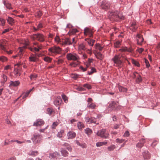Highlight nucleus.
<instances>
[{"mask_svg":"<svg viewBox=\"0 0 160 160\" xmlns=\"http://www.w3.org/2000/svg\"><path fill=\"white\" fill-rule=\"evenodd\" d=\"M47 111L48 113L50 115H54V111L53 109L52 108H49L47 109Z\"/></svg>","mask_w":160,"mask_h":160,"instance_id":"obj_25","label":"nucleus"},{"mask_svg":"<svg viewBox=\"0 0 160 160\" xmlns=\"http://www.w3.org/2000/svg\"><path fill=\"white\" fill-rule=\"evenodd\" d=\"M40 36H41V42H43L45 40L44 36L43 35H42L41 34Z\"/></svg>","mask_w":160,"mask_h":160,"instance_id":"obj_61","label":"nucleus"},{"mask_svg":"<svg viewBox=\"0 0 160 160\" xmlns=\"http://www.w3.org/2000/svg\"><path fill=\"white\" fill-rule=\"evenodd\" d=\"M109 17L111 21H118L119 19H124V17L121 16V14L118 12H111L110 13Z\"/></svg>","mask_w":160,"mask_h":160,"instance_id":"obj_2","label":"nucleus"},{"mask_svg":"<svg viewBox=\"0 0 160 160\" xmlns=\"http://www.w3.org/2000/svg\"><path fill=\"white\" fill-rule=\"evenodd\" d=\"M145 62L146 64V66L147 68H148L150 66V64H149V62L148 60L145 59Z\"/></svg>","mask_w":160,"mask_h":160,"instance_id":"obj_57","label":"nucleus"},{"mask_svg":"<svg viewBox=\"0 0 160 160\" xmlns=\"http://www.w3.org/2000/svg\"><path fill=\"white\" fill-rule=\"evenodd\" d=\"M118 89L120 92H126L127 91V89L126 88L123 87L121 86H118Z\"/></svg>","mask_w":160,"mask_h":160,"instance_id":"obj_37","label":"nucleus"},{"mask_svg":"<svg viewBox=\"0 0 160 160\" xmlns=\"http://www.w3.org/2000/svg\"><path fill=\"white\" fill-rule=\"evenodd\" d=\"M5 23V20L2 18H0V25L3 26L4 25Z\"/></svg>","mask_w":160,"mask_h":160,"instance_id":"obj_46","label":"nucleus"},{"mask_svg":"<svg viewBox=\"0 0 160 160\" xmlns=\"http://www.w3.org/2000/svg\"><path fill=\"white\" fill-rule=\"evenodd\" d=\"M62 102L61 99L60 97H57L56 98V100L54 101V104L58 106Z\"/></svg>","mask_w":160,"mask_h":160,"instance_id":"obj_20","label":"nucleus"},{"mask_svg":"<svg viewBox=\"0 0 160 160\" xmlns=\"http://www.w3.org/2000/svg\"><path fill=\"white\" fill-rule=\"evenodd\" d=\"M93 100L92 98H88L87 102L88 104H87V107L91 108L92 109H94L96 107L95 104L92 102Z\"/></svg>","mask_w":160,"mask_h":160,"instance_id":"obj_7","label":"nucleus"},{"mask_svg":"<svg viewBox=\"0 0 160 160\" xmlns=\"http://www.w3.org/2000/svg\"><path fill=\"white\" fill-rule=\"evenodd\" d=\"M76 133L73 131H69L67 133V136L68 139H72L74 138L76 136Z\"/></svg>","mask_w":160,"mask_h":160,"instance_id":"obj_16","label":"nucleus"},{"mask_svg":"<svg viewBox=\"0 0 160 160\" xmlns=\"http://www.w3.org/2000/svg\"><path fill=\"white\" fill-rule=\"evenodd\" d=\"M2 78L1 80V82L2 84V85H3V84H4L7 81V76L4 74H3L2 76Z\"/></svg>","mask_w":160,"mask_h":160,"instance_id":"obj_26","label":"nucleus"},{"mask_svg":"<svg viewBox=\"0 0 160 160\" xmlns=\"http://www.w3.org/2000/svg\"><path fill=\"white\" fill-rule=\"evenodd\" d=\"M85 121L89 123H93L96 124H98V122L97 123L96 119L93 118L87 117L85 118Z\"/></svg>","mask_w":160,"mask_h":160,"instance_id":"obj_13","label":"nucleus"},{"mask_svg":"<svg viewBox=\"0 0 160 160\" xmlns=\"http://www.w3.org/2000/svg\"><path fill=\"white\" fill-rule=\"evenodd\" d=\"M85 40L87 41L88 44L90 46H92V42L91 39L89 38H86L85 39Z\"/></svg>","mask_w":160,"mask_h":160,"instance_id":"obj_55","label":"nucleus"},{"mask_svg":"<svg viewBox=\"0 0 160 160\" xmlns=\"http://www.w3.org/2000/svg\"><path fill=\"white\" fill-rule=\"evenodd\" d=\"M62 98L65 102H66L68 101L67 98L65 95L62 94Z\"/></svg>","mask_w":160,"mask_h":160,"instance_id":"obj_56","label":"nucleus"},{"mask_svg":"<svg viewBox=\"0 0 160 160\" xmlns=\"http://www.w3.org/2000/svg\"><path fill=\"white\" fill-rule=\"evenodd\" d=\"M96 133L98 136L103 138H106L108 136V134L105 132V131H98Z\"/></svg>","mask_w":160,"mask_h":160,"instance_id":"obj_10","label":"nucleus"},{"mask_svg":"<svg viewBox=\"0 0 160 160\" xmlns=\"http://www.w3.org/2000/svg\"><path fill=\"white\" fill-rule=\"evenodd\" d=\"M115 148V146L114 145H112L108 147V149L109 151H113Z\"/></svg>","mask_w":160,"mask_h":160,"instance_id":"obj_47","label":"nucleus"},{"mask_svg":"<svg viewBox=\"0 0 160 160\" xmlns=\"http://www.w3.org/2000/svg\"><path fill=\"white\" fill-rule=\"evenodd\" d=\"M121 127H123L122 125L118 124L114 125L113 128L115 129H122Z\"/></svg>","mask_w":160,"mask_h":160,"instance_id":"obj_40","label":"nucleus"},{"mask_svg":"<svg viewBox=\"0 0 160 160\" xmlns=\"http://www.w3.org/2000/svg\"><path fill=\"white\" fill-rule=\"evenodd\" d=\"M132 62L135 66H136L138 67H139L140 66V65L139 63L137 61L134 60V59H132Z\"/></svg>","mask_w":160,"mask_h":160,"instance_id":"obj_35","label":"nucleus"},{"mask_svg":"<svg viewBox=\"0 0 160 160\" xmlns=\"http://www.w3.org/2000/svg\"><path fill=\"white\" fill-rule=\"evenodd\" d=\"M85 132L88 135H89L91 134L92 133V131H85Z\"/></svg>","mask_w":160,"mask_h":160,"instance_id":"obj_62","label":"nucleus"},{"mask_svg":"<svg viewBox=\"0 0 160 160\" xmlns=\"http://www.w3.org/2000/svg\"><path fill=\"white\" fill-rule=\"evenodd\" d=\"M60 155L59 153L56 152L50 153L49 154V158L51 160H56L57 158Z\"/></svg>","mask_w":160,"mask_h":160,"instance_id":"obj_12","label":"nucleus"},{"mask_svg":"<svg viewBox=\"0 0 160 160\" xmlns=\"http://www.w3.org/2000/svg\"><path fill=\"white\" fill-rule=\"evenodd\" d=\"M108 108L109 110L108 112H111L112 110H118L121 109V106H119L118 102L116 103L114 101H112L109 103L108 106Z\"/></svg>","mask_w":160,"mask_h":160,"instance_id":"obj_3","label":"nucleus"},{"mask_svg":"<svg viewBox=\"0 0 160 160\" xmlns=\"http://www.w3.org/2000/svg\"><path fill=\"white\" fill-rule=\"evenodd\" d=\"M95 48L96 49H99L100 51H102L103 48L101 47L99 44H96L94 46Z\"/></svg>","mask_w":160,"mask_h":160,"instance_id":"obj_48","label":"nucleus"},{"mask_svg":"<svg viewBox=\"0 0 160 160\" xmlns=\"http://www.w3.org/2000/svg\"><path fill=\"white\" fill-rule=\"evenodd\" d=\"M40 120H38L35 122L33 124V126H38L40 125Z\"/></svg>","mask_w":160,"mask_h":160,"instance_id":"obj_53","label":"nucleus"},{"mask_svg":"<svg viewBox=\"0 0 160 160\" xmlns=\"http://www.w3.org/2000/svg\"><path fill=\"white\" fill-rule=\"evenodd\" d=\"M64 133V132L63 131H59V132H58L57 136L59 138H61L62 137Z\"/></svg>","mask_w":160,"mask_h":160,"instance_id":"obj_45","label":"nucleus"},{"mask_svg":"<svg viewBox=\"0 0 160 160\" xmlns=\"http://www.w3.org/2000/svg\"><path fill=\"white\" fill-rule=\"evenodd\" d=\"M77 126L79 129H82L84 127L83 123L81 122H78L77 124Z\"/></svg>","mask_w":160,"mask_h":160,"instance_id":"obj_36","label":"nucleus"},{"mask_svg":"<svg viewBox=\"0 0 160 160\" xmlns=\"http://www.w3.org/2000/svg\"><path fill=\"white\" fill-rule=\"evenodd\" d=\"M137 43L138 45H141L144 39L142 36L139 34H137L136 36Z\"/></svg>","mask_w":160,"mask_h":160,"instance_id":"obj_14","label":"nucleus"},{"mask_svg":"<svg viewBox=\"0 0 160 160\" xmlns=\"http://www.w3.org/2000/svg\"><path fill=\"white\" fill-rule=\"evenodd\" d=\"M95 55L97 58L101 60H102L104 57L102 54L100 52L96 53Z\"/></svg>","mask_w":160,"mask_h":160,"instance_id":"obj_23","label":"nucleus"},{"mask_svg":"<svg viewBox=\"0 0 160 160\" xmlns=\"http://www.w3.org/2000/svg\"><path fill=\"white\" fill-rule=\"evenodd\" d=\"M124 140L123 139H119L117 138L116 139V142L117 143H120L124 141Z\"/></svg>","mask_w":160,"mask_h":160,"instance_id":"obj_54","label":"nucleus"},{"mask_svg":"<svg viewBox=\"0 0 160 160\" xmlns=\"http://www.w3.org/2000/svg\"><path fill=\"white\" fill-rule=\"evenodd\" d=\"M7 20L9 24L11 26H12L14 23L13 19L11 17H8L7 19Z\"/></svg>","mask_w":160,"mask_h":160,"instance_id":"obj_24","label":"nucleus"},{"mask_svg":"<svg viewBox=\"0 0 160 160\" xmlns=\"http://www.w3.org/2000/svg\"><path fill=\"white\" fill-rule=\"evenodd\" d=\"M86 49L85 45L83 43L80 44L78 46L79 53H82L81 50H84Z\"/></svg>","mask_w":160,"mask_h":160,"instance_id":"obj_22","label":"nucleus"},{"mask_svg":"<svg viewBox=\"0 0 160 160\" xmlns=\"http://www.w3.org/2000/svg\"><path fill=\"white\" fill-rule=\"evenodd\" d=\"M55 40L56 41L58 42H61V40L60 39V38L58 36H57L55 38Z\"/></svg>","mask_w":160,"mask_h":160,"instance_id":"obj_63","label":"nucleus"},{"mask_svg":"<svg viewBox=\"0 0 160 160\" xmlns=\"http://www.w3.org/2000/svg\"><path fill=\"white\" fill-rule=\"evenodd\" d=\"M42 59H43L45 62H49L52 60V58H50L48 56H45L42 58Z\"/></svg>","mask_w":160,"mask_h":160,"instance_id":"obj_31","label":"nucleus"},{"mask_svg":"<svg viewBox=\"0 0 160 160\" xmlns=\"http://www.w3.org/2000/svg\"><path fill=\"white\" fill-rule=\"evenodd\" d=\"M95 72H96V69L93 68H92L91 69L90 71H88V74L89 75H90Z\"/></svg>","mask_w":160,"mask_h":160,"instance_id":"obj_41","label":"nucleus"},{"mask_svg":"<svg viewBox=\"0 0 160 160\" xmlns=\"http://www.w3.org/2000/svg\"><path fill=\"white\" fill-rule=\"evenodd\" d=\"M63 62V60L62 59H59L57 61L58 64L62 63Z\"/></svg>","mask_w":160,"mask_h":160,"instance_id":"obj_64","label":"nucleus"},{"mask_svg":"<svg viewBox=\"0 0 160 160\" xmlns=\"http://www.w3.org/2000/svg\"><path fill=\"white\" fill-rule=\"evenodd\" d=\"M78 31V30L76 29H70L69 32H70V35L74 34Z\"/></svg>","mask_w":160,"mask_h":160,"instance_id":"obj_38","label":"nucleus"},{"mask_svg":"<svg viewBox=\"0 0 160 160\" xmlns=\"http://www.w3.org/2000/svg\"><path fill=\"white\" fill-rule=\"evenodd\" d=\"M20 68H15L14 69V73L15 75L16 76H20Z\"/></svg>","mask_w":160,"mask_h":160,"instance_id":"obj_34","label":"nucleus"},{"mask_svg":"<svg viewBox=\"0 0 160 160\" xmlns=\"http://www.w3.org/2000/svg\"><path fill=\"white\" fill-rule=\"evenodd\" d=\"M33 137L31 138L34 144L39 143L40 142V136L39 134H34Z\"/></svg>","mask_w":160,"mask_h":160,"instance_id":"obj_11","label":"nucleus"},{"mask_svg":"<svg viewBox=\"0 0 160 160\" xmlns=\"http://www.w3.org/2000/svg\"><path fill=\"white\" fill-rule=\"evenodd\" d=\"M83 86V87L87 88L88 89H91L92 88L91 86L88 84H84Z\"/></svg>","mask_w":160,"mask_h":160,"instance_id":"obj_51","label":"nucleus"},{"mask_svg":"<svg viewBox=\"0 0 160 160\" xmlns=\"http://www.w3.org/2000/svg\"><path fill=\"white\" fill-rule=\"evenodd\" d=\"M122 58L127 59L123 55H115L114 56L112 59V61L114 62V65L115 66L117 67L118 68H121L123 66V63L122 61L121 60V58Z\"/></svg>","mask_w":160,"mask_h":160,"instance_id":"obj_1","label":"nucleus"},{"mask_svg":"<svg viewBox=\"0 0 160 160\" xmlns=\"http://www.w3.org/2000/svg\"><path fill=\"white\" fill-rule=\"evenodd\" d=\"M5 45L3 43L2 41H0V48L3 50L5 51V48L4 47Z\"/></svg>","mask_w":160,"mask_h":160,"instance_id":"obj_39","label":"nucleus"},{"mask_svg":"<svg viewBox=\"0 0 160 160\" xmlns=\"http://www.w3.org/2000/svg\"><path fill=\"white\" fill-rule=\"evenodd\" d=\"M38 152L37 151H32L31 153V155L33 156H34L37 155Z\"/></svg>","mask_w":160,"mask_h":160,"instance_id":"obj_59","label":"nucleus"},{"mask_svg":"<svg viewBox=\"0 0 160 160\" xmlns=\"http://www.w3.org/2000/svg\"><path fill=\"white\" fill-rule=\"evenodd\" d=\"M61 152L62 155L64 157H67L68 155V152L65 149H62Z\"/></svg>","mask_w":160,"mask_h":160,"instance_id":"obj_28","label":"nucleus"},{"mask_svg":"<svg viewBox=\"0 0 160 160\" xmlns=\"http://www.w3.org/2000/svg\"><path fill=\"white\" fill-rule=\"evenodd\" d=\"M110 3L107 2L105 1H102L101 5V8L102 9L105 10L108 9L110 8Z\"/></svg>","mask_w":160,"mask_h":160,"instance_id":"obj_9","label":"nucleus"},{"mask_svg":"<svg viewBox=\"0 0 160 160\" xmlns=\"http://www.w3.org/2000/svg\"><path fill=\"white\" fill-rule=\"evenodd\" d=\"M20 82L18 81H16L14 82L11 81L10 82V86L17 87L19 85Z\"/></svg>","mask_w":160,"mask_h":160,"instance_id":"obj_18","label":"nucleus"},{"mask_svg":"<svg viewBox=\"0 0 160 160\" xmlns=\"http://www.w3.org/2000/svg\"><path fill=\"white\" fill-rule=\"evenodd\" d=\"M142 155L144 159H149L150 158V155L149 152L147 151H145L142 153Z\"/></svg>","mask_w":160,"mask_h":160,"instance_id":"obj_19","label":"nucleus"},{"mask_svg":"<svg viewBox=\"0 0 160 160\" xmlns=\"http://www.w3.org/2000/svg\"><path fill=\"white\" fill-rule=\"evenodd\" d=\"M29 60L30 61L36 62L38 60V58L37 56H33L29 58Z\"/></svg>","mask_w":160,"mask_h":160,"instance_id":"obj_30","label":"nucleus"},{"mask_svg":"<svg viewBox=\"0 0 160 160\" xmlns=\"http://www.w3.org/2000/svg\"><path fill=\"white\" fill-rule=\"evenodd\" d=\"M8 60V58L4 56L0 57V61L2 62H5Z\"/></svg>","mask_w":160,"mask_h":160,"instance_id":"obj_42","label":"nucleus"},{"mask_svg":"<svg viewBox=\"0 0 160 160\" xmlns=\"http://www.w3.org/2000/svg\"><path fill=\"white\" fill-rule=\"evenodd\" d=\"M121 44V42L119 41H117L114 43V47L116 48H118Z\"/></svg>","mask_w":160,"mask_h":160,"instance_id":"obj_44","label":"nucleus"},{"mask_svg":"<svg viewBox=\"0 0 160 160\" xmlns=\"http://www.w3.org/2000/svg\"><path fill=\"white\" fill-rule=\"evenodd\" d=\"M138 28V26L136 25L135 22H132L129 27L130 29L133 32H135Z\"/></svg>","mask_w":160,"mask_h":160,"instance_id":"obj_15","label":"nucleus"},{"mask_svg":"<svg viewBox=\"0 0 160 160\" xmlns=\"http://www.w3.org/2000/svg\"><path fill=\"white\" fill-rule=\"evenodd\" d=\"M127 47H125L120 49L119 50L122 52H127Z\"/></svg>","mask_w":160,"mask_h":160,"instance_id":"obj_60","label":"nucleus"},{"mask_svg":"<svg viewBox=\"0 0 160 160\" xmlns=\"http://www.w3.org/2000/svg\"><path fill=\"white\" fill-rule=\"evenodd\" d=\"M134 51V49L131 47L129 48H127V52L131 53H133Z\"/></svg>","mask_w":160,"mask_h":160,"instance_id":"obj_50","label":"nucleus"},{"mask_svg":"<svg viewBox=\"0 0 160 160\" xmlns=\"http://www.w3.org/2000/svg\"><path fill=\"white\" fill-rule=\"evenodd\" d=\"M19 51L18 53V55H21L22 54V52L23 51V49L21 48H19Z\"/></svg>","mask_w":160,"mask_h":160,"instance_id":"obj_58","label":"nucleus"},{"mask_svg":"<svg viewBox=\"0 0 160 160\" xmlns=\"http://www.w3.org/2000/svg\"><path fill=\"white\" fill-rule=\"evenodd\" d=\"M142 81L141 77L139 75L137 76V78L136 80V82L138 83H139L141 82Z\"/></svg>","mask_w":160,"mask_h":160,"instance_id":"obj_43","label":"nucleus"},{"mask_svg":"<svg viewBox=\"0 0 160 160\" xmlns=\"http://www.w3.org/2000/svg\"><path fill=\"white\" fill-rule=\"evenodd\" d=\"M145 142V139H144L142 138L139 141V142L136 145V146L138 148H141L143 146Z\"/></svg>","mask_w":160,"mask_h":160,"instance_id":"obj_17","label":"nucleus"},{"mask_svg":"<svg viewBox=\"0 0 160 160\" xmlns=\"http://www.w3.org/2000/svg\"><path fill=\"white\" fill-rule=\"evenodd\" d=\"M66 58L69 61H76L77 62L80 59L79 56L76 53H68L66 55Z\"/></svg>","mask_w":160,"mask_h":160,"instance_id":"obj_4","label":"nucleus"},{"mask_svg":"<svg viewBox=\"0 0 160 160\" xmlns=\"http://www.w3.org/2000/svg\"><path fill=\"white\" fill-rule=\"evenodd\" d=\"M64 44H71L72 43V40L71 39L66 38L64 41Z\"/></svg>","mask_w":160,"mask_h":160,"instance_id":"obj_29","label":"nucleus"},{"mask_svg":"<svg viewBox=\"0 0 160 160\" xmlns=\"http://www.w3.org/2000/svg\"><path fill=\"white\" fill-rule=\"evenodd\" d=\"M75 142L77 145L80 146L82 148H87V145L85 143H80V142L77 140H75Z\"/></svg>","mask_w":160,"mask_h":160,"instance_id":"obj_21","label":"nucleus"},{"mask_svg":"<svg viewBox=\"0 0 160 160\" xmlns=\"http://www.w3.org/2000/svg\"><path fill=\"white\" fill-rule=\"evenodd\" d=\"M107 144V142H99L96 143V146L98 147L101 146L103 145H105Z\"/></svg>","mask_w":160,"mask_h":160,"instance_id":"obj_32","label":"nucleus"},{"mask_svg":"<svg viewBox=\"0 0 160 160\" xmlns=\"http://www.w3.org/2000/svg\"><path fill=\"white\" fill-rule=\"evenodd\" d=\"M3 3L6 6V7L8 8L9 9H12V8L11 6V4L9 3L8 2L4 1L3 2Z\"/></svg>","mask_w":160,"mask_h":160,"instance_id":"obj_27","label":"nucleus"},{"mask_svg":"<svg viewBox=\"0 0 160 160\" xmlns=\"http://www.w3.org/2000/svg\"><path fill=\"white\" fill-rule=\"evenodd\" d=\"M33 38L34 40L39 41L40 40V35L39 34L38 35L35 34L33 36Z\"/></svg>","mask_w":160,"mask_h":160,"instance_id":"obj_49","label":"nucleus"},{"mask_svg":"<svg viewBox=\"0 0 160 160\" xmlns=\"http://www.w3.org/2000/svg\"><path fill=\"white\" fill-rule=\"evenodd\" d=\"M49 50L50 52L52 54H56L60 53L61 51V49L58 47H53L49 48Z\"/></svg>","mask_w":160,"mask_h":160,"instance_id":"obj_5","label":"nucleus"},{"mask_svg":"<svg viewBox=\"0 0 160 160\" xmlns=\"http://www.w3.org/2000/svg\"><path fill=\"white\" fill-rule=\"evenodd\" d=\"M34 88H33L32 89H31L29 91L25 93V95L23 96L22 98L24 99L27 97L29 94V93H30V92H31V91H32L33 90V89H34Z\"/></svg>","mask_w":160,"mask_h":160,"instance_id":"obj_33","label":"nucleus"},{"mask_svg":"<svg viewBox=\"0 0 160 160\" xmlns=\"http://www.w3.org/2000/svg\"><path fill=\"white\" fill-rule=\"evenodd\" d=\"M58 123L57 122H54L52 126V129H55L56 127L58 125Z\"/></svg>","mask_w":160,"mask_h":160,"instance_id":"obj_52","label":"nucleus"},{"mask_svg":"<svg viewBox=\"0 0 160 160\" xmlns=\"http://www.w3.org/2000/svg\"><path fill=\"white\" fill-rule=\"evenodd\" d=\"M29 49L32 51L36 53L38 52L40 49V46L37 43H35L32 47L29 48Z\"/></svg>","mask_w":160,"mask_h":160,"instance_id":"obj_6","label":"nucleus"},{"mask_svg":"<svg viewBox=\"0 0 160 160\" xmlns=\"http://www.w3.org/2000/svg\"><path fill=\"white\" fill-rule=\"evenodd\" d=\"M84 34L85 36H88L91 37L93 35V31L92 30L86 27L84 29Z\"/></svg>","mask_w":160,"mask_h":160,"instance_id":"obj_8","label":"nucleus"}]
</instances>
